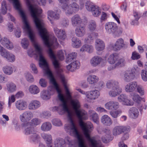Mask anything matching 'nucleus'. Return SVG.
Returning a JSON list of instances; mask_svg holds the SVG:
<instances>
[{"instance_id": "f257e3e1", "label": "nucleus", "mask_w": 147, "mask_h": 147, "mask_svg": "<svg viewBox=\"0 0 147 147\" xmlns=\"http://www.w3.org/2000/svg\"><path fill=\"white\" fill-rule=\"evenodd\" d=\"M26 4L33 18L39 34L46 46H58L59 44L57 38L54 36H51L45 26L43 21L38 18L42 10L40 7L32 4L30 0H26Z\"/></svg>"}, {"instance_id": "f03ea898", "label": "nucleus", "mask_w": 147, "mask_h": 147, "mask_svg": "<svg viewBox=\"0 0 147 147\" xmlns=\"http://www.w3.org/2000/svg\"><path fill=\"white\" fill-rule=\"evenodd\" d=\"M70 103L79 119L80 125L84 132V135L89 142L90 147H104L100 141L96 140L94 137H90V133L93 130V125L90 122H88L84 123L83 122V120L87 119L88 117L86 112L80 109L81 105L79 100L77 99L72 100Z\"/></svg>"}, {"instance_id": "7ed1b4c3", "label": "nucleus", "mask_w": 147, "mask_h": 147, "mask_svg": "<svg viewBox=\"0 0 147 147\" xmlns=\"http://www.w3.org/2000/svg\"><path fill=\"white\" fill-rule=\"evenodd\" d=\"M62 106L63 110L67 113V117L70 121V127L65 126V129L66 130H69L70 135L71 136L76 137L78 139V147H87L85 142L80 135L72 119L73 113L69 110L67 106L66 100L62 102Z\"/></svg>"}, {"instance_id": "20e7f679", "label": "nucleus", "mask_w": 147, "mask_h": 147, "mask_svg": "<svg viewBox=\"0 0 147 147\" xmlns=\"http://www.w3.org/2000/svg\"><path fill=\"white\" fill-rule=\"evenodd\" d=\"M47 52L49 54L50 58L53 60L52 62L53 65L55 69L56 72L58 76L61 80L64 88L65 90L66 94L70 93L69 90L67 86V82L65 80V76L62 73V70L60 68V64L56 59V57L51 47H47Z\"/></svg>"}, {"instance_id": "39448f33", "label": "nucleus", "mask_w": 147, "mask_h": 147, "mask_svg": "<svg viewBox=\"0 0 147 147\" xmlns=\"http://www.w3.org/2000/svg\"><path fill=\"white\" fill-rule=\"evenodd\" d=\"M10 2L13 3L15 8L19 11V13L22 17L23 22L24 24V29L28 33L29 37L31 41L34 42V35L32 33L30 28L26 20V16L23 11L20 8V4L18 0H8Z\"/></svg>"}, {"instance_id": "423d86ee", "label": "nucleus", "mask_w": 147, "mask_h": 147, "mask_svg": "<svg viewBox=\"0 0 147 147\" xmlns=\"http://www.w3.org/2000/svg\"><path fill=\"white\" fill-rule=\"evenodd\" d=\"M43 66L45 67V73L49 76L50 82L54 85L55 88L58 93V98L62 102L66 100L63 95L61 93V90L59 89L58 85L57 83L51 72L50 70L48 67L47 63L46 65H41L40 67H42Z\"/></svg>"}, {"instance_id": "0eeeda50", "label": "nucleus", "mask_w": 147, "mask_h": 147, "mask_svg": "<svg viewBox=\"0 0 147 147\" xmlns=\"http://www.w3.org/2000/svg\"><path fill=\"white\" fill-rule=\"evenodd\" d=\"M61 8L67 15H71L77 13L79 10V6L76 2L70 4L65 3L62 5Z\"/></svg>"}, {"instance_id": "6e6552de", "label": "nucleus", "mask_w": 147, "mask_h": 147, "mask_svg": "<svg viewBox=\"0 0 147 147\" xmlns=\"http://www.w3.org/2000/svg\"><path fill=\"white\" fill-rule=\"evenodd\" d=\"M85 6L86 9L88 11H91L94 17H98L101 15V9L98 5L87 1L86 3Z\"/></svg>"}, {"instance_id": "1a4fd4ad", "label": "nucleus", "mask_w": 147, "mask_h": 147, "mask_svg": "<svg viewBox=\"0 0 147 147\" xmlns=\"http://www.w3.org/2000/svg\"><path fill=\"white\" fill-rule=\"evenodd\" d=\"M105 29L107 32L109 34L116 35L118 33V26L114 22H108L105 25Z\"/></svg>"}, {"instance_id": "9d476101", "label": "nucleus", "mask_w": 147, "mask_h": 147, "mask_svg": "<svg viewBox=\"0 0 147 147\" xmlns=\"http://www.w3.org/2000/svg\"><path fill=\"white\" fill-rule=\"evenodd\" d=\"M34 47L35 55L38 56L39 58V65L40 66L41 65H47V62L43 56V50L41 47Z\"/></svg>"}, {"instance_id": "9b49d317", "label": "nucleus", "mask_w": 147, "mask_h": 147, "mask_svg": "<svg viewBox=\"0 0 147 147\" xmlns=\"http://www.w3.org/2000/svg\"><path fill=\"white\" fill-rule=\"evenodd\" d=\"M33 117L32 113L30 111L23 112L19 116V118L23 123L29 122Z\"/></svg>"}, {"instance_id": "f8f14e48", "label": "nucleus", "mask_w": 147, "mask_h": 147, "mask_svg": "<svg viewBox=\"0 0 147 147\" xmlns=\"http://www.w3.org/2000/svg\"><path fill=\"white\" fill-rule=\"evenodd\" d=\"M105 60L102 59L101 57L96 56L93 57L90 60V63L91 65L94 67L101 64V65L105 64Z\"/></svg>"}, {"instance_id": "ddd939ff", "label": "nucleus", "mask_w": 147, "mask_h": 147, "mask_svg": "<svg viewBox=\"0 0 147 147\" xmlns=\"http://www.w3.org/2000/svg\"><path fill=\"white\" fill-rule=\"evenodd\" d=\"M21 126L24 129V133L25 134L28 135L34 133V128L30 125V123L27 122L22 123Z\"/></svg>"}, {"instance_id": "4468645a", "label": "nucleus", "mask_w": 147, "mask_h": 147, "mask_svg": "<svg viewBox=\"0 0 147 147\" xmlns=\"http://www.w3.org/2000/svg\"><path fill=\"white\" fill-rule=\"evenodd\" d=\"M48 15V19L51 22V24H53V22L51 19L55 20H59L60 17V16L57 11H53L52 10H49L47 12Z\"/></svg>"}, {"instance_id": "2eb2a0df", "label": "nucleus", "mask_w": 147, "mask_h": 147, "mask_svg": "<svg viewBox=\"0 0 147 147\" xmlns=\"http://www.w3.org/2000/svg\"><path fill=\"white\" fill-rule=\"evenodd\" d=\"M54 32L57 37L62 40H64L66 38V34L65 31L63 29H59L57 27H53Z\"/></svg>"}, {"instance_id": "dca6fc26", "label": "nucleus", "mask_w": 147, "mask_h": 147, "mask_svg": "<svg viewBox=\"0 0 147 147\" xmlns=\"http://www.w3.org/2000/svg\"><path fill=\"white\" fill-rule=\"evenodd\" d=\"M100 92L96 90H91L86 92V95L87 98L89 100H95L99 96Z\"/></svg>"}, {"instance_id": "f3484780", "label": "nucleus", "mask_w": 147, "mask_h": 147, "mask_svg": "<svg viewBox=\"0 0 147 147\" xmlns=\"http://www.w3.org/2000/svg\"><path fill=\"white\" fill-rule=\"evenodd\" d=\"M105 107L109 110H116L119 108V104L117 101H111L105 104Z\"/></svg>"}, {"instance_id": "a211bd4d", "label": "nucleus", "mask_w": 147, "mask_h": 147, "mask_svg": "<svg viewBox=\"0 0 147 147\" xmlns=\"http://www.w3.org/2000/svg\"><path fill=\"white\" fill-rule=\"evenodd\" d=\"M15 106L17 109L19 111L25 110L27 107V102L22 100H19L15 102Z\"/></svg>"}, {"instance_id": "6ab92c4d", "label": "nucleus", "mask_w": 147, "mask_h": 147, "mask_svg": "<svg viewBox=\"0 0 147 147\" xmlns=\"http://www.w3.org/2000/svg\"><path fill=\"white\" fill-rule=\"evenodd\" d=\"M118 100L122 102L123 104L126 105L131 106L133 105V103L128 99L127 96L125 94H121L118 97Z\"/></svg>"}, {"instance_id": "aec40b11", "label": "nucleus", "mask_w": 147, "mask_h": 147, "mask_svg": "<svg viewBox=\"0 0 147 147\" xmlns=\"http://www.w3.org/2000/svg\"><path fill=\"white\" fill-rule=\"evenodd\" d=\"M137 86V82H132L125 86V90L127 92H133L135 90Z\"/></svg>"}, {"instance_id": "412c9836", "label": "nucleus", "mask_w": 147, "mask_h": 147, "mask_svg": "<svg viewBox=\"0 0 147 147\" xmlns=\"http://www.w3.org/2000/svg\"><path fill=\"white\" fill-rule=\"evenodd\" d=\"M40 102L38 100H33L29 103L28 105V109L31 110H35L40 107Z\"/></svg>"}, {"instance_id": "4be33fe9", "label": "nucleus", "mask_w": 147, "mask_h": 147, "mask_svg": "<svg viewBox=\"0 0 147 147\" xmlns=\"http://www.w3.org/2000/svg\"><path fill=\"white\" fill-rule=\"evenodd\" d=\"M71 24L73 26H76L81 24L82 22V19L77 14L73 16L71 18Z\"/></svg>"}, {"instance_id": "5701e85b", "label": "nucleus", "mask_w": 147, "mask_h": 147, "mask_svg": "<svg viewBox=\"0 0 147 147\" xmlns=\"http://www.w3.org/2000/svg\"><path fill=\"white\" fill-rule=\"evenodd\" d=\"M75 33L78 37H82L86 33L85 28L84 26H78L75 30Z\"/></svg>"}, {"instance_id": "b1692460", "label": "nucleus", "mask_w": 147, "mask_h": 147, "mask_svg": "<svg viewBox=\"0 0 147 147\" xmlns=\"http://www.w3.org/2000/svg\"><path fill=\"white\" fill-rule=\"evenodd\" d=\"M100 120L101 122L105 126H110L112 123L111 118L107 115H103L101 118Z\"/></svg>"}, {"instance_id": "393cba45", "label": "nucleus", "mask_w": 147, "mask_h": 147, "mask_svg": "<svg viewBox=\"0 0 147 147\" xmlns=\"http://www.w3.org/2000/svg\"><path fill=\"white\" fill-rule=\"evenodd\" d=\"M126 127L123 126H116L113 129V134L115 136L119 135L127 130Z\"/></svg>"}, {"instance_id": "a878e982", "label": "nucleus", "mask_w": 147, "mask_h": 147, "mask_svg": "<svg viewBox=\"0 0 147 147\" xmlns=\"http://www.w3.org/2000/svg\"><path fill=\"white\" fill-rule=\"evenodd\" d=\"M80 63L79 61H76L67 66V69L71 71H73L79 67Z\"/></svg>"}, {"instance_id": "bb28decb", "label": "nucleus", "mask_w": 147, "mask_h": 147, "mask_svg": "<svg viewBox=\"0 0 147 147\" xmlns=\"http://www.w3.org/2000/svg\"><path fill=\"white\" fill-rule=\"evenodd\" d=\"M107 87L109 89L115 88L119 87V83L114 80H110L108 81L106 83Z\"/></svg>"}, {"instance_id": "cd10ccee", "label": "nucleus", "mask_w": 147, "mask_h": 147, "mask_svg": "<svg viewBox=\"0 0 147 147\" xmlns=\"http://www.w3.org/2000/svg\"><path fill=\"white\" fill-rule=\"evenodd\" d=\"M135 77V73L130 71L126 72L123 77V80L125 82H129L134 79Z\"/></svg>"}, {"instance_id": "c85d7f7f", "label": "nucleus", "mask_w": 147, "mask_h": 147, "mask_svg": "<svg viewBox=\"0 0 147 147\" xmlns=\"http://www.w3.org/2000/svg\"><path fill=\"white\" fill-rule=\"evenodd\" d=\"M98 36L97 33H92L88 35V37L84 39V43L86 44H91L94 38Z\"/></svg>"}, {"instance_id": "c756f323", "label": "nucleus", "mask_w": 147, "mask_h": 147, "mask_svg": "<svg viewBox=\"0 0 147 147\" xmlns=\"http://www.w3.org/2000/svg\"><path fill=\"white\" fill-rule=\"evenodd\" d=\"M122 92V88L120 87H118L112 89L109 93V95L112 97H115L119 95Z\"/></svg>"}, {"instance_id": "7c9ffc66", "label": "nucleus", "mask_w": 147, "mask_h": 147, "mask_svg": "<svg viewBox=\"0 0 147 147\" xmlns=\"http://www.w3.org/2000/svg\"><path fill=\"white\" fill-rule=\"evenodd\" d=\"M13 69L14 67L12 65H6L3 67L2 70L5 74L9 75L13 73Z\"/></svg>"}, {"instance_id": "2f4dec72", "label": "nucleus", "mask_w": 147, "mask_h": 147, "mask_svg": "<svg viewBox=\"0 0 147 147\" xmlns=\"http://www.w3.org/2000/svg\"><path fill=\"white\" fill-rule=\"evenodd\" d=\"M129 113L130 117L134 119L137 118L139 114L138 109L135 107H132L130 108Z\"/></svg>"}, {"instance_id": "473e14b6", "label": "nucleus", "mask_w": 147, "mask_h": 147, "mask_svg": "<svg viewBox=\"0 0 147 147\" xmlns=\"http://www.w3.org/2000/svg\"><path fill=\"white\" fill-rule=\"evenodd\" d=\"M52 127V125L51 123L46 122L43 123L41 126V130L44 131H50Z\"/></svg>"}, {"instance_id": "72a5a7b5", "label": "nucleus", "mask_w": 147, "mask_h": 147, "mask_svg": "<svg viewBox=\"0 0 147 147\" xmlns=\"http://www.w3.org/2000/svg\"><path fill=\"white\" fill-rule=\"evenodd\" d=\"M90 115L92 118L94 122L97 124L99 123L98 116L95 111L92 110H89L88 111Z\"/></svg>"}, {"instance_id": "f704fd0d", "label": "nucleus", "mask_w": 147, "mask_h": 147, "mask_svg": "<svg viewBox=\"0 0 147 147\" xmlns=\"http://www.w3.org/2000/svg\"><path fill=\"white\" fill-rule=\"evenodd\" d=\"M99 80L98 76L94 75H90L87 78V81L91 84H93L97 83Z\"/></svg>"}, {"instance_id": "c9c22d12", "label": "nucleus", "mask_w": 147, "mask_h": 147, "mask_svg": "<svg viewBox=\"0 0 147 147\" xmlns=\"http://www.w3.org/2000/svg\"><path fill=\"white\" fill-rule=\"evenodd\" d=\"M42 137L44 140L47 145H51L52 143V138L51 135L49 134L43 133L41 134Z\"/></svg>"}, {"instance_id": "e433bc0d", "label": "nucleus", "mask_w": 147, "mask_h": 147, "mask_svg": "<svg viewBox=\"0 0 147 147\" xmlns=\"http://www.w3.org/2000/svg\"><path fill=\"white\" fill-rule=\"evenodd\" d=\"M28 90L30 92L33 94H37L40 92V90L38 87L34 85L30 86Z\"/></svg>"}, {"instance_id": "4c0bfd02", "label": "nucleus", "mask_w": 147, "mask_h": 147, "mask_svg": "<svg viewBox=\"0 0 147 147\" xmlns=\"http://www.w3.org/2000/svg\"><path fill=\"white\" fill-rule=\"evenodd\" d=\"M54 144L55 147H65V142L61 138H59L55 140Z\"/></svg>"}, {"instance_id": "58836bf2", "label": "nucleus", "mask_w": 147, "mask_h": 147, "mask_svg": "<svg viewBox=\"0 0 147 147\" xmlns=\"http://www.w3.org/2000/svg\"><path fill=\"white\" fill-rule=\"evenodd\" d=\"M7 89L9 92H13L16 90V86L15 84L12 82L9 83L7 84Z\"/></svg>"}, {"instance_id": "ea45409f", "label": "nucleus", "mask_w": 147, "mask_h": 147, "mask_svg": "<svg viewBox=\"0 0 147 147\" xmlns=\"http://www.w3.org/2000/svg\"><path fill=\"white\" fill-rule=\"evenodd\" d=\"M88 28L90 32H93L96 29V24L95 21L94 20L90 21L88 24Z\"/></svg>"}, {"instance_id": "a19ab883", "label": "nucleus", "mask_w": 147, "mask_h": 147, "mask_svg": "<svg viewBox=\"0 0 147 147\" xmlns=\"http://www.w3.org/2000/svg\"><path fill=\"white\" fill-rule=\"evenodd\" d=\"M117 59V57L116 54L113 53L110 55L108 58V62L111 64H114Z\"/></svg>"}, {"instance_id": "79ce46f5", "label": "nucleus", "mask_w": 147, "mask_h": 147, "mask_svg": "<svg viewBox=\"0 0 147 147\" xmlns=\"http://www.w3.org/2000/svg\"><path fill=\"white\" fill-rule=\"evenodd\" d=\"M40 97L43 100H47L50 98V94L48 90H43L40 93Z\"/></svg>"}, {"instance_id": "37998d69", "label": "nucleus", "mask_w": 147, "mask_h": 147, "mask_svg": "<svg viewBox=\"0 0 147 147\" xmlns=\"http://www.w3.org/2000/svg\"><path fill=\"white\" fill-rule=\"evenodd\" d=\"M1 43L3 45L6 46H13V43L6 37L2 38L0 41Z\"/></svg>"}, {"instance_id": "c03bdc74", "label": "nucleus", "mask_w": 147, "mask_h": 147, "mask_svg": "<svg viewBox=\"0 0 147 147\" xmlns=\"http://www.w3.org/2000/svg\"><path fill=\"white\" fill-rule=\"evenodd\" d=\"M4 58L6 59L8 61L10 62H14L16 59L15 56L13 54L9 52Z\"/></svg>"}, {"instance_id": "a18cd8bd", "label": "nucleus", "mask_w": 147, "mask_h": 147, "mask_svg": "<svg viewBox=\"0 0 147 147\" xmlns=\"http://www.w3.org/2000/svg\"><path fill=\"white\" fill-rule=\"evenodd\" d=\"M133 16L134 19L132 20L131 24L132 25H137L138 24V20L140 17L138 16V13L136 12L134 13Z\"/></svg>"}, {"instance_id": "49530a36", "label": "nucleus", "mask_w": 147, "mask_h": 147, "mask_svg": "<svg viewBox=\"0 0 147 147\" xmlns=\"http://www.w3.org/2000/svg\"><path fill=\"white\" fill-rule=\"evenodd\" d=\"M71 42L72 44L74 46H80L82 45L81 40L76 37L72 38Z\"/></svg>"}, {"instance_id": "de8ad7c7", "label": "nucleus", "mask_w": 147, "mask_h": 147, "mask_svg": "<svg viewBox=\"0 0 147 147\" xmlns=\"http://www.w3.org/2000/svg\"><path fill=\"white\" fill-rule=\"evenodd\" d=\"M77 56V53L75 52H72L68 54L66 59V62L67 63L75 59Z\"/></svg>"}, {"instance_id": "09e8293b", "label": "nucleus", "mask_w": 147, "mask_h": 147, "mask_svg": "<svg viewBox=\"0 0 147 147\" xmlns=\"http://www.w3.org/2000/svg\"><path fill=\"white\" fill-rule=\"evenodd\" d=\"M28 122L30 123V125L31 126H36L40 125L41 121L40 119L36 118H33L30 121Z\"/></svg>"}, {"instance_id": "8fccbe9b", "label": "nucleus", "mask_w": 147, "mask_h": 147, "mask_svg": "<svg viewBox=\"0 0 147 147\" xmlns=\"http://www.w3.org/2000/svg\"><path fill=\"white\" fill-rule=\"evenodd\" d=\"M130 95L133 100L138 103H139L141 100V98L136 93H132L130 94Z\"/></svg>"}, {"instance_id": "3c124183", "label": "nucleus", "mask_w": 147, "mask_h": 147, "mask_svg": "<svg viewBox=\"0 0 147 147\" xmlns=\"http://www.w3.org/2000/svg\"><path fill=\"white\" fill-rule=\"evenodd\" d=\"M53 125L56 126L60 127L63 124L61 120L59 119H54L51 121Z\"/></svg>"}, {"instance_id": "603ef678", "label": "nucleus", "mask_w": 147, "mask_h": 147, "mask_svg": "<svg viewBox=\"0 0 147 147\" xmlns=\"http://www.w3.org/2000/svg\"><path fill=\"white\" fill-rule=\"evenodd\" d=\"M122 112L121 110H117L115 111H111L109 113L112 117L113 118H117L118 115L121 113Z\"/></svg>"}, {"instance_id": "864d4df0", "label": "nucleus", "mask_w": 147, "mask_h": 147, "mask_svg": "<svg viewBox=\"0 0 147 147\" xmlns=\"http://www.w3.org/2000/svg\"><path fill=\"white\" fill-rule=\"evenodd\" d=\"M25 76L27 80L29 82L32 83L34 81L32 75L30 73H27L25 74Z\"/></svg>"}, {"instance_id": "5fc2aeb1", "label": "nucleus", "mask_w": 147, "mask_h": 147, "mask_svg": "<svg viewBox=\"0 0 147 147\" xmlns=\"http://www.w3.org/2000/svg\"><path fill=\"white\" fill-rule=\"evenodd\" d=\"M92 47H82L80 49L81 51H86L89 53H91L93 51Z\"/></svg>"}, {"instance_id": "6e6d98bb", "label": "nucleus", "mask_w": 147, "mask_h": 147, "mask_svg": "<svg viewBox=\"0 0 147 147\" xmlns=\"http://www.w3.org/2000/svg\"><path fill=\"white\" fill-rule=\"evenodd\" d=\"M141 76L142 80L144 82L147 81V71L144 69L142 70Z\"/></svg>"}, {"instance_id": "4d7b16f0", "label": "nucleus", "mask_w": 147, "mask_h": 147, "mask_svg": "<svg viewBox=\"0 0 147 147\" xmlns=\"http://www.w3.org/2000/svg\"><path fill=\"white\" fill-rule=\"evenodd\" d=\"M30 139L33 141H35L40 138L39 136L36 133V131H34V133L31 134Z\"/></svg>"}, {"instance_id": "13d9d810", "label": "nucleus", "mask_w": 147, "mask_h": 147, "mask_svg": "<svg viewBox=\"0 0 147 147\" xmlns=\"http://www.w3.org/2000/svg\"><path fill=\"white\" fill-rule=\"evenodd\" d=\"M125 45L123 39L121 38L118 39L115 44V46H123Z\"/></svg>"}, {"instance_id": "bf43d9fd", "label": "nucleus", "mask_w": 147, "mask_h": 147, "mask_svg": "<svg viewBox=\"0 0 147 147\" xmlns=\"http://www.w3.org/2000/svg\"><path fill=\"white\" fill-rule=\"evenodd\" d=\"M69 20L68 18H65L63 19L61 21V24L63 27H67L69 24Z\"/></svg>"}, {"instance_id": "052dcab7", "label": "nucleus", "mask_w": 147, "mask_h": 147, "mask_svg": "<svg viewBox=\"0 0 147 147\" xmlns=\"http://www.w3.org/2000/svg\"><path fill=\"white\" fill-rule=\"evenodd\" d=\"M8 52L3 47H0V55L3 57L5 58Z\"/></svg>"}, {"instance_id": "680f3d73", "label": "nucleus", "mask_w": 147, "mask_h": 147, "mask_svg": "<svg viewBox=\"0 0 147 147\" xmlns=\"http://www.w3.org/2000/svg\"><path fill=\"white\" fill-rule=\"evenodd\" d=\"M137 92L141 95L142 96L144 94V88L141 86L137 85L136 87Z\"/></svg>"}, {"instance_id": "e2e57ef3", "label": "nucleus", "mask_w": 147, "mask_h": 147, "mask_svg": "<svg viewBox=\"0 0 147 147\" xmlns=\"http://www.w3.org/2000/svg\"><path fill=\"white\" fill-rule=\"evenodd\" d=\"M140 58V56L136 52H133L132 53L131 58L132 60H137Z\"/></svg>"}, {"instance_id": "0e129e2a", "label": "nucleus", "mask_w": 147, "mask_h": 147, "mask_svg": "<svg viewBox=\"0 0 147 147\" xmlns=\"http://www.w3.org/2000/svg\"><path fill=\"white\" fill-rule=\"evenodd\" d=\"M28 55L30 57H32L34 55H35V49L32 48L30 47L27 51Z\"/></svg>"}, {"instance_id": "69168bd1", "label": "nucleus", "mask_w": 147, "mask_h": 147, "mask_svg": "<svg viewBox=\"0 0 147 147\" xmlns=\"http://www.w3.org/2000/svg\"><path fill=\"white\" fill-rule=\"evenodd\" d=\"M16 97L13 95H12L10 97H9L8 100V106L10 107L11 104L14 102L16 100Z\"/></svg>"}, {"instance_id": "338daca9", "label": "nucleus", "mask_w": 147, "mask_h": 147, "mask_svg": "<svg viewBox=\"0 0 147 147\" xmlns=\"http://www.w3.org/2000/svg\"><path fill=\"white\" fill-rule=\"evenodd\" d=\"M57 57L59 59L61 60H63L64 59V53L62 50L59 51L57 54Z\"/></svg>"}, {"instance_id": "774afa93", "label": "nucleus", "mask_w": 147, "mask_h": 147, "mask_svg": "<svg viewBox=\"0 0 147 147\" xmlns=\"http://www.w3.org/2000/svg\"><path fill=\"white\" fill-rule=\"evenodd\" d=\"M95 44L97 46H105V45L104 42L100 39L96 40Z\"/></svg>"}]
</instances>
